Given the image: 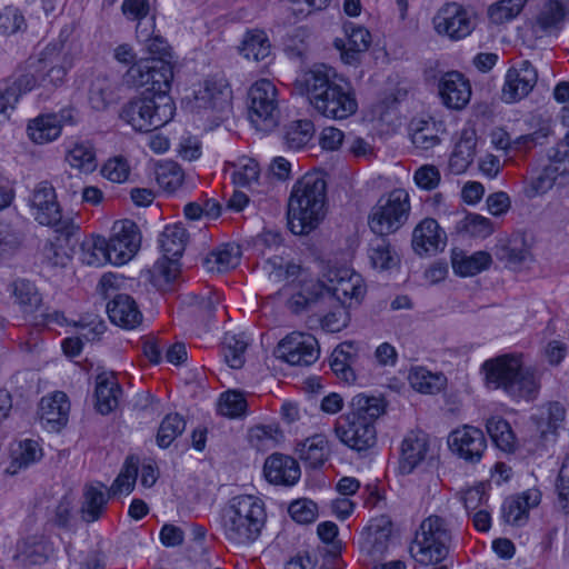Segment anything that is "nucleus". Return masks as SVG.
I'll use <instances>...</instances> for the list:
<instances>
[{"label": "nucleus", "instance_id": "obj_1", "mask_svg": "<svg viewBox=\"0 0 569 569\" xmlns=\"http://www.w3.org/2000/svg\"><path fill=\"white\" fill-rule=\"evenodd\" d=\"M295 90L306 96L315 110L329 119H347L358 110L355 91L336 71L318 64L301 72L295 80Z\"/></svg>", "mask_w": 569, "mask_h": 569}, {"label": "nucleus", "instance_id": "obj_49", "mask_svg": "<svg viewBox=\"0 0 569 569\" xmlns=\"http://www.w3.org/2000/svg\"><path fill=\"white\" fill-rule=\"evenodd\" d=\"M263 270L273 282L293 281L301 273V267L281 256H273L264 262Z\"/></svg>", "mask_w": 569, "mask_h": 569}, {"label": "nucleus", "instance_id": "obj_46", "mask_svg": "<svg viewBox=\"0 0 569 569\" xmlns=\"http://www.w3.org/2000/svg\"><path fill=\"white\" fill-rule=\"evenodd\" d=\"M116 100V87L108 77L98 76L91 81L89 88V102L94 110H104Z\"/></svg>", "mask_w": 569, "mask_h": 569}, {"label": "nucleus", "instance_id": "obj_2", "mask_svg": "<svg viewBox=\"0 0 569 569\" xmlns=\"http://www.w3.org/2000/svg\"><path fill=\"white\" fill-rule=\"evenodd\" d=\"M366 295L361 274L348 268H329L320 279H306L288 300V308L300 313L318 302L336 301L341 306L359 305Z\"/></svg>", "mask_w": 569, "mask_h": 569}, {"label": "nucleus", "instance_id": "obj_25", "mask_svg": "<svg viewBox=\"0 0 569 569\" xmlns=\"http://www.w3.org/2000/svg\"><path fill=\"white\" fill-rule=\"evenodd\" d=\"M442 102L452 109H462L470 100L469 81L458 71L447 72L439 81Z\"/></svg>", "mask_w": 569, "mask_h": 569}, {"label": "nucleus", "instance_id": "obj_28", "mask_svg": "<svg viewBox=\"0 0 569 569\" xmlns=\"http://www.w3.org/2000/svg\"><path fill=\"white\" fill-rule=\"evenodd\" d=\"M66 60L61 54L37 59L39 88L51 92L63 84L68 70Z\"/></svg>", "mask_w": 569, "mask_h": 569}, {"label": "nucleus", "instance_id": "obj_31", "mask_svg": "<svg viewBox=\"0 0 569 569\" xmlns=\"http://www.w3.org/2000/svg\"><path fill=\"white\" fill-rule=\"evenodd\" d=\"M296 452L307 467L317 469L323 466L330 456L329 441L323 435H313L300 442Z\"/></svg>", "mask_w": 569, "mask_h": 569}, {"label": "nucleus", "instance_id": "obj_44", "mask_svg": "<svg viewBox=\"0 0 569 569\" xmlns=\"http://www.w3.org/2000/svg\"><path fill=\"white\" fill-rule=\"evenodd\" d=\"M6 87L17 94L18 101L22 94L39 88L37 59H28L20 66L12 77V82Z\"/></svg>", "mask_w": 569, "mask_h": 569}, {"label": "nucleus", "instance_id": "obj_12", "mask_svg": "<svg viewBox=\"0 0 569 569\" xmlns=\"http://www.w3.org/2000/svg\"><path fill=\"white\" fill-rule=\"evenodd\" d=\"M317 339L306 332H291L277 347L278 358L292 366H310L319 358Z\"/></svg>", "mask_w": 569, "mask_h": 569}, {"label": "nucleus", "instance_id": "obj_29", "mask_svg": "<svg viewBox=\"0 0 569 569\" xmlns=\"http://www.w3.org/2000/svg\"><path fill=\"white\" fill-rule=\"evenodd\" d=\"M7 291L24 316L33 315L42 305L41 293L30 280L18 278L8 284Z\"/></svg>", "mask_w": 569, "mask_h": 569}, {"label": "nucleus", "instance_id": "obj_33", "mask_svg": "<svg viewBox=\"0 0 569 569\" xmlns=\"http://www.w3.org/2000/svg\"><path fill=\"white\" fill-rule=\"evenodd\" d=\"M110 493L101 482L84 487L81 517L86 522H93L101 518L107 509Z\"/></svg>", "mask_w": 569, "mask_h": 569}, {"label": "nucleus", "instance_id": "obj_15", "mask_svg": "<svg viewBox=\"0 0 569 569\" xmlns=\"http://www.w3.org/2000/svg\"><path fill=\"white\" fill-rule=\"evenodd\" d=\"M335 432L345 446L358 452L371 449L377 442L376 426L345 415L337 420Z\"/></svg>", "mask_w": 569, "mask_h": 569}, {"label": "nucleus", "instance_id": "obj_30", "mask_svg": "<svg viewBox=\"0 0 569 569\" xmlns=\"http://www.w3.org/2000/svg\"><path fill=\"white\" fill-rule=\"evenodd\" d=\"M385 411L386 403L382 398L359 393L351 399L349 411L345 416L375 426Z\"/></svg>", "mask_w": 569, "mask_h": 569}, {"label": "nucleus", "instance_id": "obj_41", "mask_svg": "<svg viewBox=\"0 0 569 569\" xmlns=\"http://www.w3.org/2000/svg\"><path fill=\"white\" fill-rule=\"evenodd\" d=\"M188 241V232L181 222L168 224L159 236V246L164 257L180 258Z\"/></svg>", "mask_w": 569, "mask_h": 569}, {"label": "nucleus", "instance_id": "obj_56", "mask_svg": "<svg viewBox=\"0 0 569 569\" xmlns=\"http://www.w3.org/2000/svg\"><path fill=\"white\" fill-rule=\"evenodd\" d=\"M153 59H142L133 63L123 74V83L130 88H144L150 93V72Z\"/></svg>", "mask_w": 569, "mask_h": 569}, {"label": "nucleus", "instance_id": "obj_23", "mask_svg": "<svg viewBox=\"0 0 569 569\" xmlns=\"http://www.w3.org/2000/svg\"><path fill=\"white\" fill-rule=\"evenodd\" d=\"M107 312L112 323L123 329H136L143 320L136 300L127 293H117L107 305Z\"/></svg>", "mask_w": 569, "mask_h": 569}, {"label": "nucleus", "instance_id": "obj_48", "mask_svg": "<svg viewBox=\"0 0 569 569\" xmlns=\"http://www.w3.org/2000/svg\"><path fill=\"white\" fill-rule=\"evenodd\" d=\"M173 80V69L169 60L153 59L150 72V93L151 96H169L171 82Z\"/></svg>", "mask_w": 569, "mask_h": 569}, {"label": "nucleus", "instance_id": "obj_55", "mask_svg": "<svg viewBox=\"0 0 569 569\" xmlns=\"http://www.w3.org/2000/svg\"><path fill=\"white\" fill-rule=\"evenodd\" d=\"M41 456L42 451L37 441L31 439L20 441L18 447L12 450V472H17V468H26L34 463Z\"/></svg>", "mask_w": 569, "mask_h": 569}, {"label": "nucleus", "instance_id": "obj_62", "mask_svg": "<svg viewBox=\"0 0 569 569\" xmlns=\"http://www.w3.org/2000/svg\"><path fill=\"white\" fill-rule=\"evenodd\" d=\"M142 22L137 26V37L144 43L147 51L152 56L151 59H164L170 58V47L167 41L160 37H150L147 30H142Z\"/></svg>", "mask_w": 569, "mask_h": 569}, {"label": "nucleus", "instance_id": "obj_37", "mask_svg": "<svg viewBox=\"0 0 569 569\" xmlns=\"http://www.w3.org/2000/svg\"><path fill=\"white\" fill-rule=\"evenodd\" d=\"M476 132L473 130H463L460 140L449 159V169L452 174H462L475 157Z\"/></svg>", "mask_w": 569, "mask_h": 569}, {"label": "nucleus", "instance_id": "obj_45", "mask_svg": "<svg viewBox=\"0 0 569 569\" xmlns=\"http://www.w3.org/2000/svg\"><path fill=\"white\" fill-rule=\"evenodd\" d=\"M240 52L247 59L261 61L271 53V43L263 30L253 29L248 31L242 40Z\"/></svg>", "mask_w": 569, "mask_h": 569}, {"label": "nucleus", "instance_id": "obj_52", "mask_svg": "<svg viewBox=\"0 0 569 569\" xmlns=\"http://www.w3.org/2000/svg\"><path fill=\"white\" fill-rule=\"evenodd\" d=\"M528 0H500L488 8V17L492 23L502 24L517 18Z\"/></svg>", "mask_w": 569, "mask_h": 569}, {"label": "nucleus", "instance_id": "obj_53", "mask_svg": "<svg viewBox=\"0 0 569 569\" xmlns=\"http://www.w3.org/2000/svg\"><path fill=\"white\" fill-rule=\"evenodd\" d=\"M23 232L11 223L0 222V260L11 258L21 248Z\"/></svg>", "mask_w": 569, "mask_h": 569}, {"label": "nucleus", "instance_id": "obj_13", "mask_svg": "<svg viewBox=\"0 0 569 569\" xmlns=\"http://www.w3.org/2000/svg\"><path fill=\"white\" fill-rule=\"evenodd\" d=\"M449 449L467 463H478L487 450V439L481 429L463 425L449 433Z\"/></svg>", "mask_w": 569, "mask_h": 569}, {"label": "nucleus", "instance_id": "obj_51", "mask_svg": "<svg viewBox=\"0 0 569 569\" xmlns=\"http://www.w3.org/2000/svg\"><path fill=\"white\" fill-rule=\"evenodd\" d=\"M82 263L91 267H102L111 263V254H109L107 240L103 237H96L82 244L81 257Z\"/></svg>", "mask_w": 569, "mask_h": 569}, {"label": "nucleus", "instance_id": "obj_6", "mask_svg": "<svg viewBox=\"0 0 569 569\" xmlns=\"http://www.w3.org/2000/svg\"><path fill=\"white\" fill-rule=\"evenodd\" d=\"M451 545V522L439 515H431L420 523L410 553L421 565H435L446 559Z\"/></svg>", "mask_w": 569, "mask_h": 569}, {"label": "nucleus", "instance_id": "obj_60", "mask_svg": "<svg viewBox=\"0 0 569 569\" xmlns=\"http://www.w3.org/2000/svg\"><path fill=\"white\" fill-rule=\"evenodd\" d=\"M27 28L22 11L14 6H7L0 11V33L13 34Z\"/></svg>", "mask_w": 569, "mask_h": 569}, {"label": "nucleus", "instance_id": "obj_61", "mask_svg": "<svg viewBox=\"0 0 569 569\" xmlns=\"http://www.w3.org/2000/svg\"><path fill=\"white\" fill-rule=\"evenodd\" d=\"M247 402L242 393L238 391H227L220 396L218 402V412L229 418H238L246 411Z\"/></svg>", "mask_w": 569, "mask_h": 569}, {"label": "nucleus", "instance_id": "obj_18", "mask_svg": "<svg viewBox=\"0 0 569 569\" xmlns=\"http://www.w3.org/2000/svg\"><path fill=\"white\" fill-rule=\"evenodd\" d=\"M447 244V233L432 218H425L412 230L411 247L416 254L432 256Z\"/></svg>", "mask_w": 569, "mask_h": 569}, {"label": "nucleus", "instance_id": "obj_19", "mask_svg": "<svg viewBox=\"0 0 569 569\" xmlns=\"http://www.w3.org/2000/svg\"><path fill=\"white\" fill-rule=\"evenodd\" d=\"M392 532V522L387 516H379L369 521L360 539V548L372 558L380 559L388 550Z\"/></svg>", "mask_w": 569, "mask_h": 569}, {"label": "nucleus", "instance_id": "obj_42", "mask_svg": "<svg viewBox=\"0 0 569 569\" xmlns=\"http://www.w3.org/2000/svg\"><path fill=\"white\" fill-rule=\"evenodd\" d=\"M408 380L415 390L426 395L440 392L447 383V378L442 373L432 372L425 367L411 368Z\"/></svg>", "mask_w": 569, "mask_h": 569}, {"label": "nucleus", "instance_id": "obj_17", "mask_svg": "<svg viewBox=\"0 0 569 569\" xmlns=\"http://www.w3.org/2000/svg\"><path fill=\"white\" fill-rule=\"evenodd\" d=\"M538 80L536 68L527 60L517 67L510 68L505 77L501 90V99L506 103L517 102L527 97L535 88Z\"/></svg>", "mask_w": 569, "mask_h": 569}, {"label": "nucleus", "instance_id": "obj_20", "mask_svg": "<svg viewBox=\"0 0 569 569\" xmlns=\"http://www.w3.org/2000/svg\"><path fill=\"white\" fill-rule=\"evenodd\" d=\"M430 440L423 431L409 432L401 442L399 470L402 475H410L429 457Z\"/></svg>", "mask_w": 569, "mask_h": 569}, {"label": "nucleus", "instance_id": "obj_43", "mask_svg": "<svg viewBox=\"0 0 569 569\" xmlns=\"http://www.w3.org/2000/svg\"><path fill=\"white\" fill-rule=\"evenodd\" d=\"M29 138L39 144L51 142L60 137L56 114H40L31 120L27 128Z\"/></svg>", "mask_w": 569, "mask_h": 569}, {"label": "nucleus", "instance_id": "obj_58", "mask_svg": "<svg viewBox=\"0 0 569 569\" xmlns=\"http://www.w3.org/2000/svg\"><path fill=\"white\" fill-rule=\"evenodd\" d=\"M529 256V249L523 237H513L498 248L497 257L510 266L523 262Z\"/></svg>", "mask_w": 569, "mask_h": 569}, {"label": "nucleus", "instance_id": "obj_22", "mask_svg": "<svg viewBox=\"0 0 569 569\" xmlns=\"http://www.w3.org/2000/svg\"><path fill=\"white\" fill-rule=\"evenodd\" d=\"M70 402L62 391L42 397L39 403L40 421L48 431H60L68 422Z\"/></svg>", "mask_w": 569, "mask_h": 569}, {"label": "nucleus", "instance_id": "obj_26", "mask_svg": "<svg viewBox=\"0 0 569 569\" xmlns=\"http://www.w3.org/2000/svg\"><path fill=\"white\" fill-rule=\"evenodd\" d=\"M263 471L269 482L287 486L296 483L301 475L298 462L280 453H273L266 460Z\"/></svg>", "mask_w": 569, "mask_h": 569}, {"label": "nucleus", "instance_id": "obj_64", "mask_svg": "<svg viewBox=\"0 0 569 569\" xmlns=\"http://www.w3.org/2000/svg\"><path fill=\"white\" fill-rule=\"evenodd\" d=\"M462 230L475 238H487L493 232V224L489 218L470 213L461 222Z\"/></svg>", "mask_w": 569, "mask_h": 569}, {"label": "nucleus", "instance_id": "obj_7", "mask_svg": "<svg viewBox=\"0 0 569 569\" xmlns=\"http://www.w3.org/2000/svg\"><path fill=\"white\" fill-rule=\"evenodd\" d=\"M176 106L170 96H142L128 102L121 118L140 132H149L167 124L174 116Z\"/></svg>", "mask_w": 569, "mask_h": 569}, {"label": "nucleus", "instance_id": "obj_9", "mask_svg": "<svg viewBox=\"0 0 569 569\" xmlns=\"http://www.w3.org/2000/svg\"><path fill=\"white\" fill-rule=\"evenodd\" d=\"M28 202L31 216L38 223L54 228L57 232L66 236L73 233L76 228L73 220L62 217L56 190L48 180L34 186Z\"/></svg>", "mask_w": 569, "mask_h": 569}, {"label": "nucleus", "instance_id": "obj_32", "mask_svg": "<svg viewBox=\"0 0 569 569\" xmlns=\"http://www.w3.org/2000/svg\"><path fill=\"white\" fill-rule=\"evenodd\" d=\"M66 161L79 173H92L98 166L94 144L89 140L71 142L66 151Z\"/></svg>", "mask_w": 569, "mask_h": 569}, {"label": "nucleus", "instance_id": "obj_47", "mask_svg": "<svg viewBox=\"0 0 569 569\" xmlns=\"http://www.w3.org/2000/svg\"><path fill=\"white\" fill-rule=\"evenodd\" d=\"M487 432L493 443L506 452H511L516 448V436L509 422L501 417H491L486 423Z\"/></svg>", "mask_w": 569, "mask_h": 569}, {"label": "nucleus", "instance_id": "obj_27", "mask_svg": "<svg viewBox=\"0 0 569 569\" xmlns=\"http://www.w3.org/2000/svg\"><path fill=\"white\" fill-rule=\"evenodd\" d=\"M565 408L559 402H548L540 406L532 415L537 431L546 441H553L558 429L562 428L565 421Z\"/></svg>", "mask_w": 569, "mask_h": 569}, {"label": "nucleus", "instance_id": "obj_4", "mask_svg": "<svg viewBox=\"0 0 569 569\" xmlns=\"http://www.w3.org/2000/svg\"><path fill=\"white\" fill-rule=\"evenodd\" d=\"M482 369L489 386L501 388L515 400H532L538 395V372L532 367H525L520 355H503L486 360Z\"/></svg>", "mask_w": 569, "mask_h": 569}, {"label": "nucleus", "instance_id": "obj_63", "mask_svg": "<svg viewBox=\"0 0 569 569\" xmlns=\"http://www.w3.org/2000/svg\"><path fill=\"white\" fill-rule=\"evenodd\" d=\"M223 174L230 178H259L258 162L249 157H241L234 162H227Z\"/></svg>", "mask_w": 569, "mask_h": 569}, {"label": "nucleus", "instance_id": "obj_35", "mask_svg": "<svg viewBox=\"0 0 569 569\" xmlns=\"http://www.w3.org/2000/svg\"><path fill=\"white\" fill-rule=\"evenodd\" d=\"M52 552L51 545L43 537H29L18 543L16 559L22 566L42 565Z\"/></svg>", "mask_w": 569, "mask_h": 569}, {"label": "nucleus", "instance_id": "obj_59", "mask_svg": "<svg viewBox=\"0 0 569 569\" xmlns=\"http://www.w3.org/2000/svg\"><path fill=\"white\" fill-rule=\"evenodd\" d=\"M247 343L236 335L227 333L223 339V356L227 363L233 368H241L244 363Z\"/></svg>", "mask_w": 569, "mask_h": 569}, {"label": "nucleus", "instance_id": "obj_10", "mask_svg": "<svg viewBox=\"0 0 569 569\" xmlns=\"http://www.w3.org/2000/svg\"><path fill=\"white\" fill-rule=\"evenodd\" d=\"M249 120L257 130L271 131L278 126V90L268 79L256 81L248 92Z\"/></svg>", "mask_w": 569, "mask_h": 569}, {"label": "nucleus", "instance_id": "obj_57", "mask_svg": "<svg viewBox=\"0 0 569 569\" xmlns=\"http://www.w3.org/2000/svg\"><path fill=\"white\" fill-rule=\"evenodd\" d=\"M281 438L280 430L272 426H256L249 430L250 445L260 451L273 449Z\"/></svg>", "mask_w": 569, "mask_h": 569}, {"label": "nucleus", "instance_id": "obj_34", "mask_svg": "<svg viewBox=\"0 0 569 569\" xmlns=\"http://www.w3.org/2000/svg\"><path fill=\"white\" fill-rule=\"evenodd\" d=\"M122 393L120 385L114 376L102 373L97 377L96 407L102 415L113 411L119 403Z\"/></svg>", "mask_w": 569, "mask_h": 569}, {"label": "nucleus", "instance_id": "obj_39", "mask_svg": "<svg viewBox=\"0 0 569 569\" xmlns=\"http://www.w3.org/2000/svg\"><path fill=\"white\" fill-rule=\"evenodd\" d=\"M491 256L486 251H477L467 254L462 251H452L451 264L453 271L461 277H471L486 269L491 264Z\"/></svg>", "mask_w": 569, "mask_h": 569}, {"label": "nucleus", "instance_id": "obj_3", "mask_svg": "<svg viewBox=\"0 0 569 569\" xmlns=\"http://www.w3.org/2000/svg\"><path fill=\"white\" fill-rule=\"evenodd\" d=\"M267 521L264 502L252 495L233 497L222 512L226 539L238 547H249L261 536Z\"/></svg>", "mask_w": 569, "mask_h": 569}, {"label": "nucleus", "instance_id": "obj_16", "mask_svg": "<svg viewBox=\"0 0 569 569\" xmlns=\"http://www.w3.org/2000/svg\"><path fill=\"white\" fill-rule=\"evenodd\" d=\"M232 91L223 79H206L194 94V108L222 118L231 108Z\"/></svg>", "mask_w": 569, "mask_h": 569}, {"label": "nucleus", "instance_id": "obj_38", "mask_svg": "<svg viewBox=\"0 0 569 569\" xmlns=\"http://www.w3.org/2000/svg\"><path fill=\"white\" fill-rule=\"evenodd\" d=\"M368 258L372 268L389 270L398 266L399 256L385 236H378L370 240Z\"/></svg>", "mask_w": 569, "mask_h": 569}, {"label": "nucleus", "instance_id": "obj_14", "mask_svg": "<svg viewBox=\"0 0 569 569\" xmlns=\"http://www.w3.org/2000/svg\"><path fill=\"white\" fill-rule=\"evenodd\" d=\"M433 27L438 34L460 40L472 32L475 24L469 12L461 4L451 2L438 10L433 17Z\"/></svg>", "mask_w": 569, "mask_h": 569}, {"label": "nucleus", "instance_id": "obj_21", "mask_svg": "<svg viewBox=\"0 0 569 569\" xmlns=\"http://www.w3.org/2000/svg\"><path fill=\"white\" fill-rule=\"evenodd\" d=\"M569 19L566 0H545L533 19L532 30L540 36L558 34Z\"/></svg>", "mask_w": 569, "mask_h": 569}, {"label": "nucleus", "instance_id": "obj_11", "mask_svg": "<svg viewBox=\"0 0 569 569\" xmlns=\"http://www.w3.org/2000/svg\"><path fill=\"white\" fill-rule=\"evenodd\" d=\"M141 234L134 221L130 219L116 221L111 236L107 240L111 263L121 266L131 260L139 250Z\"/></svg>", "mask_w": 569, "mask_h": 569}, {"label": "nucleus", "instance_id": "obj_40", "mask_svg": "<svg viewBox=\"0 0 569 569\" xmlns=\"http://www.w3.org/2000/svg\"><path fill=\"white\" fill-rule=\"evenodd\" d=\"M410 130L412 143L421 150H429L439 144L440 133L443 132L441 123L431 118L413 120Z\"/></svg>", "mask_w": 569, "mask_h": 569}, {"label": "nucleus", "instance_id": "obj_24", "mask_svg": "<svg viewBox=\"0 0 569 569\" xmlns=\"http://www.w3.org/2000/svg\"><path fill=\"white\" fill-rule=\"evenodd\" d=\"M541 501V492L537 488H530L520 495L507 498L502 505V518L512 526H523L528 521L529 510Z\"/></svg>", "mask_w": 569, "mask_h": 569}, {"label": "nucleus", "instance_id": "obj_36", "mask_svg": "<svg viewBox=\"0 0 569 569\" xmlns=\"http://www.w3.org/2000/svg\"><path fill=\"white\" fill-rule=\"evenodd\" d=\"M240 248L232 243H226L213 249L203 260L208 272H226L236 268L240 262Z\"/></svg>", "mask_w": 569, "mask_h": 569}, {"label": "nucleus", "instance_id": "obj_5", "mask_svg": "<svg viewBox=\"0 0 569 569\" xmlns=\"http://www.w3.org/2000/svg\"><path fill=\"white\" fill-rule=\"evenodd\" d=\"M327 214L326 180H297L288 201V226L303 236L317 229Z\"/></svg>", "mask_w": 569, "mask_h": 569}, {"label": "nucleus", "instance_id": "obj_54", "mask_svg": "<svg viewBox=\"0 0 569 569\" xmlns=\"http://www.w3.org/2000/svg\"><path fill=\"white\" fill-rule=\"evenodd\" d=\"M186 429V421L178 413H170L161 421L158 433L157 443L160 448H168L173 440L180 436Z\"/></svg>", "mask_w": 569, "mask_h": 569}, {"label": "nucleus", "instance_id": "obj_8", "mask_svg": "<svg viewBox=\"0 0 569 569\" xmlns=\"http://www.w3.org/2000/svg\"><path fill=\"white\" fill-rule=\"evenodd\" d=\"M411 211L410 196L405 189H395L382 196L372 208L368 224L378 236L398 231L409 219Z\"/></svg>", "mask_w": 569, "mask_h": 569}, {"label": "nucleus", "instance_id": "obj_50", "mask_svg": "<svg viewBox=\"0 0 569 569\" xmlns=\"http://www.w3.org/2000/svg\"><path fill=\"white\" fill-rule=\"evenodd\" d=\"M315 134L313 123L309 120H297L284 129L283 140L287 148L300 150L305 148Z\"/></svg>", "mask_w": 569, "mask_h": 569}]
</instances>
